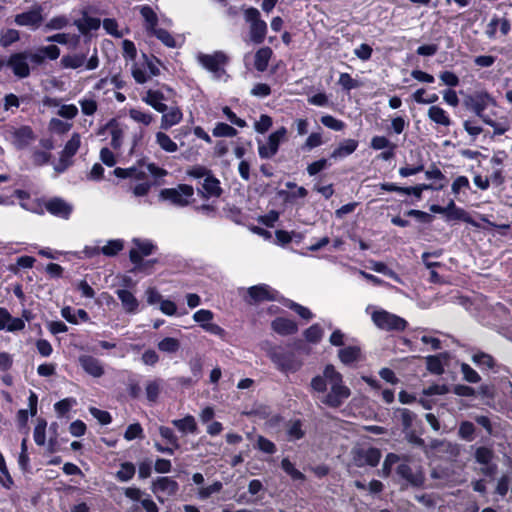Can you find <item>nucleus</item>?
I'll use <instances>...</instances> for the list:
<instances>
[{
    "mask_svg": "<svg viewBox=\"0 0 512 512\" xmlns=\"http://www.w3.org/2000/svg\"><path fill=\"white\" fill-rule=\"evenodd\" d=\"M172 424L183 434H193L197 431V423L192 415H186L182 419H174Z\"/></svg>",
    "mask_w": 512,
    "mask_h": 512,
    "instance_id": "f704fd0d",
    "label": "nucleus"
},
{
    "mask_svg": "<svg viewBox=\"0 0 512 512\" xmlns=\"http://www.w3.org/2000/svg\"><path fill=\"white\" fill-rule=\"evenodd\" d=\"M244 18L249 24L250 40L255 44H261L266 37L267 24L260 18V12L256 8H248L244 12Z\"/></svg>",
    "mask_w": 512,
    "mask_h": 512,
    "instance_id": "20e7f679",
    "label": "nucleus"
},
{
    "mask_svg": "<svg viewBox=\"0 0 512 512\" xmlns=\"http://www.w3.org/2000/svg\"><path fill=\"white\" fill-rule=\"evenodd\" d=\"M340 361L345 365H351L361 360V349L358 346H347L338 351Z\"/></svg>",
    "mask_w": 512,
    "mask_h": 512,
    "instance_id": "7c9ffc66",
    "label": "nucleus"
},
{
    "mask_svg": "<svg viewBox=\"0 0 512 512\" xmlns=\"http://www.w3.org/2000/svg\"><path fill=\"white\" fill-rule=\"evenodd\" d=\"M428 118L437 125L449 127L452 123L448 113L440 106L433 105L428 109Z\"/></svg>",
    "mask_w": 512,
    "mask_h": 512,
    "instance_id": "c756f323",
    "label": "nucleus"
},
{
    "mask_svg": "<svg viewBox=\"0 0 512 512\" xmlns=\"http://www.w3.org/2000/svg\"><path fill=\"white\" fill-rule=\"evenodd\" d=\"M25 328V322L20 318L11 316L6 308L0 307V329L9 332L20 331Z\"/></svg>",
    "mask_w": 512,
    "mask_h": 512,
    "instance_id": "393cba45",
    "label": "nucleus"
},
{
    "mask_svg": "<svg viewBox=\"0 0 512 512\" xmlns=\"http://www.w3.org/2000/svg\"><path fill=\"white\" fill-rule=\"evenodd\" d=\"M321 123L329 129L334 131H341L344 129L345 124L343 121L336 119L331 115H325L321 117Z\"/></svg>",
    "mask_w": 512,
    "mask_h": 512,
    "instance_id": "6e6d98bb",
    "label": "nucleus"
},
{
    "mask_svg": "<svg viewBox=\"0 0 512 512\" xmlns=\"http://www.w3.org/2000/svg\"><path fill=\"white\" fill-rule=\"evenodd\" d=\"M42 9L35 7L29 11L17 14L15 16V23L19 26H28L36 28L42 22Z\"/></svg>",
    "mask_w": 512,
    "mask_h": 512,
    "instance_id": "5701e85b",
    "label": "nucleus"
},
{
    "mask_svg": "<svg viewBox=\"0 0 512 512\" xmlns=\"http://www.w3.org/2000/svg\"><path fill=\"white\" fill-rule=\"evenodd\" d=\"M107 128L110 129V135H111V141L110 145L113 149L119 150L123 143V137L124 132L123 130L114 123V121H111L107 124Z\"/></svg>",
    "mask_w": 512,
    "mask_h": 512,
    "instance_id": "e433bc0d",
    "label": "nucleus"
},
{
    "mask_svg": "<svg viewBox=\"0 0 512 512\" xmlns=\"http://www.w3.org/2000/svg\"><path fill=\"white\" fill-rule=\"evenodd\" d=\"M151 33H153L166 46L172 47V48L176 46V42H175L174 38L166 30L156 28Z\"/></svg>",
    "mask_w": 512,
    "mask_h": 512,
    "instance_id": "69168bd1",
    "label": "nucleus"
},
{
    "mask_svg": "<svg viewBox=\"0 0 512 512\" xmlns=\"http://www.w3.org/2000/svg\"><path fill=\"white\" fill-rule=\"evenodd\" d=\"M159 65L158 59L143 54L142 61L134 63L131 68L133 78L137 83L144 84L160 74Z\"/></svg>",
    "mask_w": 512,
    "mask_h": 512,
    "instance_id": "7ed1b4c3",
    "label": "nucleus"
},
{
    "mask_svg": "<svg viewBox=\"0 0 512 512\" xmlns=\"http://www.w3.org/2000/svg\"><path fill=\"white\" fill-rule=\"evenodd\" d=\"M48 128L53 133L65 134L72 128V124L68 123V122H64L63 120H60L59 118H52L49 121Z\"/></svg>",
    "mask_w": 512,
    "mask_h": 512,
    "instance_id": "de8ad7c7",
    "label": "nucleus"
},
{
    "mask_svg": "<svg viewBox=\"0 0 512 512\" xmlns=\"http://www.w3.org/2000/svg\"><path fill=\"white\" fill-rule=\"evenodd\" d=\"M18 200L19 205L30 212L43 214L45 212V203H43L38 197H32L33 194H14ZM36 196V194H34ZM12 199L14 198L11 195Z\"/></svg>",
    "mask_w": 512,
    "mask_h": 512,
    "instance_id": "412c9836",
    "label": "nucleus"
},
{
    "mask_svg": "<svg viewBox=\"0 0 512 512\" xmlns=\"http://www.w3.org/2000/svg\"><path fill=\"white\" fill-rule=\"evenodd\" d=\"M372 320L378 328L387 331H403L407 326L405 319L385 310L374 311Z\"/></svg>",
    "mask_w": 512,
    "mask_h": 512,
    "instance_id": "39448f33",
    "label": "nucleus"
},
{
    "mask_svg": "<svg viewBox=\"0 0 512 512\" xmlns=\"http://www.w3.org/2000/svg\"><path fill=\"white\" fill-rule=\"evenodd\" d=\"M124 438L127 441H132L136 438H143V429L139 423L129 425L124 433Z\"/></svg>",
    "mask_w": 512,
    "mask_h": 512,
    "instance_id": "680f3d73",
    "label": "nucleus"
},
{
    "mask_svg": "<svg viewBox=\"0 0 512 512\" xmlns=\"http://www.w3.org/2000/svg\"><path fill=\"white\" fill-rule=\"evenodd\" d=\"M467 108L472 110L479 118L483 119L487 115L484 111L490 106L495 105L494 99L486 92H478L470 95L465 100Z\"/></svg>",
    "mask_w": 512,
    "mask_h": 512,
    "instance_id": "9d476101",
    "label": "nucleus"
},
{
    "mask_svg": "<svg viewBox=\"0 0 512 512\" xmlns=\"http://www.w3.org/2000/svg\"><path fill=\"white\" fill-rule=\"evenodd\" d=\"M140 13L142 17L145 19L147 30L150 32L154 31V29H156L158 18L153 9L149 6H142L140 9Z\"/></svg>",
    "mask_w": 512,
    "mask_h": 512,
    "instance_id": "79ce46f5",
    "label": "nucleus"
},
{
    "mask_svg": "<svg viewBox=\"0 0 512 512\" xmlns=\"http://www.w3.org/2000/svg\"><path fill=\"white\" fill-rule=\"evenodd\" d=\"M183 119V113L179 107L167 108V111L162 113L160 128L168 130L171 127L179 124Z\"/></svg>",
    "mask_w": 512,
    "mask_h": 512,
    "instance_id": "cd10ccee",
    "label": "nucleus"
},
{
    "mask_svg": "<svg viewBox=\"0 0 512 512\" xmlns=\"http://www.w3.org/2000/svg\"><path fill=\"white\" fill-rule=\"evenodd\" d=\"M431 211L435 212V213H444V214H446L448 219L462 220V221L467 222L475 227H479V224L476 223L465 210L456 207L453 202H450V204L447 207L432 205Z\"/></svg>",
    "mask_w": 512,
    "mask_h": 512,
    "instance_id": "dca6fc26",
    "label": "nucleus"
},
{
    "mask_svg": "<svg viewBox=\"0 0 512 512\" xmlns=\"http://www.w3.org/2000/svg\"><path fill=\"white\" fill-rule=\"evenodd\" d=\"M9 133L12 137V143L17 149L27 147L35 140V134L30 126L11 127Z\"/></svg>",
    "mask_w": 512,
    "mask_h": 512,
    "instance_id": "a211bd4d",
    "label": "nucleus"
},
{
    "mask_svg": "<svg viewBox=\"0 0 512 512\" xmlns=\"http://www.w3.org/2000/svg\"><path fill=\"white\" fill-rule=\"evenodd\" d=\"M124 247V243L120 239H114L107 242L106 245L101 247V253L105 256L113 257L117 255Z\"/></svg>",
    "mask_w": 512,
    "mask_h": 512,
    "instance_id": "c03bdc74",
    "label": "nucleus"
},
{
    "mask_svg": "<svg viewBox=\"0 0 512 512\" xmlns=\"http://www.w3.org/2000/svg\"><path fill=\"white\" fill-rule=\"evenodd\" d=\"M222 487H223L222 483L219 481H216L207 487L200 488L198 491V496L200 499H203V500L207 499L212 494L218 493L222 489Z\"/></svg>",
    "mask_w": 512,
    "mask_h": 512,
    "instance_id": "e2e57ef3",
    "label": "nucleus"
},
{
    "mask_svg": "<svg viewBox=\"0 0 512 512\" xmlns=\"http://www.w3.org/2000/svg\"><path fill=\"white\" fill-rule=\"evenodd\" d=\"M19 40V32L15 29L1 30L0 44L3 47H8L14 42Z\"/></svg>",
    "mask_w": 512,
    "mask_h": 512,
    "instance_id": "09e8293b",
    "label": "nucleus"
},
{
    "mask_svg": "<svg viewBox=\"0 0 512 512\" xmlns=\"http://www.w3.org/2000/svg\"><path fill=\"white\" fill-rule=\"evenodd\" d=\"M281 467L293 480H304L303 473L297 470L287 458L282 460Z\"/></svg>",
    "mask_w": 512,
    "mask_h": 512,
    "instance_id": "5fc2aeb1",
    "label": "nucleus"
},
{
    "mask_svg": "<svg viewBox=\"0 0 512 512\" xmlns=\"http://www.w3.org/2000/svg\"><path fill=\"white\" fill-rule=\"evenodd\" d=\"M46 426L47 422L44 419H39L34 428L33 438L39 446H43L46 442Z\"/></svg>",
    "mask_w": 512,
    "mask_h": 512,
    "instance_id": "a18cd8bd",
    "label": "nucleus"
},
{
    "mask_svg": "<svg viewBox=\"0 0 512 512\" xmlns=\"http://www.w3.org/2000/svg\"><path fill=\"white\" fill-rule=\"evenodd\" d=\"M158 349L164 353H176L180 349V342L173 337H166L158 342Z\"/></svg>",
    "mask_w": 512,
    "mask_h": 512,
    "instance_id": "37998d69",
    "label": "nucleus"
},
{
    "mask_svg": "<svg viewBox=\"0 0 512 512\" xmlns=\"http://www.w3.org/2000/svg\"><path fill=\"white\" fill-rule=\"evenodd\" d=\"M427 369L434 374H442L444 371L443 362L440 356H428L426 359Z\"/></svg>",
    "mask_w": 512,
    "mask_h": 512,
    "instance_id": "864d4df0",
    "label": "nucleus"
},
{
    "mask_svg": "<svg viewBox=\"0 0 512 512\" xmlns=\"http://www.w3.org/2000/svg\"><path fill=\"white\" fill-rule=\"evenodd\" d=\"M85 63L87 70H94L98 67L99 59L96 50L88 60L85 54H68L64 55L60 60L61 66L66 69H77L82 67Z\"/></svg>",
    "mask_w": 512,
    "mask_h": 512,
    "instance_id": "1a4fd4ad",
    "label": "nucleus"
},
{
    "mask_svg": "<svg viewBox=\"0 0 512 512\" xmlns=\"http://www.w3.org/2000/svg\"><path fill=\"white\" fill-rule=\"evenodd\" d=\"M339 85L344 90L350 91L352 89L358 88L359 83L357 80L353 79L348 73H341L338 80Z\"/></svg>",
    "mask_w": 512,
    "mask_h": 512,
    "instance_id": "0e129e2a",
    "label": "nucleus"
},
{
    "mask_svg": "<svg viewBox=\"0 0 512 512\" xmlns=\"http://www.w3.org/2000/svg\"><path fill=\"white\" fill-rule=\"evenodd\" d=\"M45 210L55 216L68 218L72 212V206L63 199L55 197L45 202Z\"/></svg>",
    "mask_w": 512,
    "mask_h": 512,
    "instance_id": "b1692460",
    "label": "nucleus"
},
{
    "mask_svg": "<svg viewBox=\"0 0 512 512\" xmlns=\"http://www.w3.org/2000/svg\"><path fill=\"white\" fill-rule=\"evenodd\" d=\"M475 460L477 463L482 465L480 471L485 476H492L495 474L497 466L492 462L494 453L492 449L488 447H478L475 450Z\"/></svg>",
    "mask_w": 512,
    "mask_h": 512,
    "instance_id": "2eb2a0df",
    "label": "nucleus"
},
{
    "mask_svg": "<svg viewBox=\"0 0 512 512\" xmlns=\"http://www.w3.org/2000/svg\"><path fill=\"white\" fill-rule=\"evenodd\" d=\"M164 99L163 93L155 90H148L143 97V101L159 113L167 111V105L163 103Z\"/></svg>",
    "mask_w": 512,
    "mask_h": 512,
    "instance_id": "c85d7f7f",
    "label": "nucleus"
},
{
    "mask_svg": "<svg viewBox=\"0 0 512 512\" xmlns=\"http://www.w3.org/2000/svg\"><path fill=\"white\" fill-rule=\"evenodd\" d=\"M58 116L65 119H74L78 115V108L74 104H63L60 106Z\"/></svg>",
    "mask_w": 512,
    "mask_h": 512,
    "instance_id": "bf43d9fd",
    "label": "nucleus"
},
{
    "mask_svg": "<svg viewBox=\"0 0 512 512\" xmlns=\"http://www.w3.org/2000/svg\"><path fill=\"white\" fill-rule=\"evenodd\" d=\"M287 129L280 127L275 132L269 135L266 143H258V153L261 158L269 159L272 158L279 149L280 143L285 139Z\"/></svg>",
    "mask_w": 512,
    "mask_h": 512,
    "instance_id": "6e6552de",
    "label": "nucleus"
},
{
    "mask_svg": "<svg viewBox=\"0 0 512 512\" xmlns=\"http://www.w3.org/2000/svg\"><path fill=\"white\" fill-rule=\"evenodd\" d=\"M132 243L134 247L129 252V258L133 264L140 268L143 257L151 255L156 249V246L152 241L147 239L142 240L134 238Z\"/></svg>",
    "mask_w": 512,
    "mask_h": 512,
    "instance_id": "9b49d317",
    "label": "nucleus"
},
{
    "mask_svg": "<svg viewBox=\"0 0 512 512\" xmlns=\"http://www.w3.org/2000/svg\"><path fill=\"white\" fill-rule=\"evenodd\" d=\"M156 143L162 150L168 153H174L178 150L176 142H174L169 135L164 132H157L155 135Z\"/></svg>",
    "mask_w": 512,
    "mask_h": 512,
    "instance_id": "4c0bfd02",
    "label": "nucleus"
},
{
    "mask_svg": "<svg viewBox=\"0 0 512 512\" xmlns=\"http://www.w3.org/2000/svg\"><path fill=\"white\" fill-rule=\"evenodd\" d=\"M78 362L82 369L90 376L99 378L104 375V367L99 359L91 355H80Z\"/></svg>",
    "mask_w": 512,
    "mask_h": 512,
    "instance_id": "4be33fe9",
    "label": "nucleus"
},
{
    "mask_svg": "<svg viewBox=\"0 0 512 512\" xmlns=\"http://www.w3.org/2000/svg\"><path fill=\"white\" fill-rule=\"evenodd\" d=\"M178 483L169 477H159L153 482L152 491L157 495L160 502L164 501V498L173 496L178 491Z\"/></svg>",
    "mask_w": 512,
    "mask_h": 512,
    "instance_id": "f3484780",
    "label": "nucleus"
},
{
    "mask_svg": "<svg viewBox=\"0 0 512 512\" xmlns=\"http://www.w3.org/2000/svg\"><path fill=\"white\" fill-rule=\"evenodd\" d=\"M129 117L138 124L149 126L154 121V115L139 108H131L128 111Z\"/></svg>",
    "mask_w": 512,
    "mask_h": 512,
    "instance_id": "c9c22d12",
    "label": "nucleus"
},
{
    "mask_svg": "<svg viewBox=\"0 0 512 512\" xmlns=\"http://www.w3.org/2000/svg\"><path fill=\"white\" fill-rule=\"evenodd\" d=\"M116 295L121 301L122 307L126 313L134 314L138 311L139 301L131 291L127 289H117Z\"/></svg>",
    "mask_w": 512,
    "mask_h": 512,
    "instance_id": "a878e982",
    "label": "nucleus"
},
{
    "mask_svg": "<svg viewBox=\"0 0 512 512\" xmlns=\"http://www.w3.org/2000/svg\"><path fill=\"white\" fill-rule=\"evenodd\" d=\"M81 111L84 115L91 116L95 114L98 104L93 97H84L79 100Z\"/></svg>",
    "mask_w": 512,
    "mask_h": 512,
    "instance_id": "8fccbe9b",
    "label": "nucleus"
},
{
    "mask_svg": "<svg viewBox=\"0 0 512 512\" xmlns=\"http://www.w3.org/2000/svg\"><path fill=\"white\" fill-rule=\"evenodd\" d=\"M197 60L205 69L217 73L227 63L228 57L224 52L216 51L213 54L199 53Z\"/></svg>",
    "mask_w": 512,
    "mask_h": 512,
    "instance_id": "ddd939ff",
    "label": "nucleus"
},
{
    "mask_svg": "<svg viewBox=\"0 0 512 512\" xmlns=\"http://www.w3.org/2000/svg\"><path fill=\"white\" fill-rule=\"evenodd\" d=\"M6 65L18 78H26L30 75L29 62L24 51L12 54Z\"/></svg>",
    "mask_w": 512,
    "mask_h": 512,
    "instance_id": "4468645a",
    "label": "nucleus"
},
{
    "mask_svg": "<svg viewBox=\"0 0 512 512\" xmlns=\"http://www.w3.org/2000/svg\"><path fill=\"white\" fill-rule=\"evenodd\" d=\"M381 459V451L378 448H359L354 452V463L358 467L378 465Z\"/></svg>",
    "mask_w": 512,
    "mask_h": 512,
    "instance_id": "f8f14e48",
    "label": "nucleus"
},
{
    "mask_svg": "<svg viewBox=\"0 0 512 512\" xmlns=\"http://www.w3.org/2000/svg\"><path fill=\"white\" fill-rule=\"evenodd\" d=\"M474 432H475V427H474L473 423H471L469 421H464L460 424L458 434L462 439H464L466 441L473 440Z\"/></svg>",
    "mask_w": 512,
    "mask_h": 512,
    "instance_id": "052dcab7",
    "label": "nucleus"
},
{
    "mask_svg": "<svg viewBox=\"0 0 512 512\" xmlns=\"http://www.w3.org/2000/svg\"><path fill=\"white\" fill-rule=\"evenodd\" d=\"M267 355L276 367L284 372H295L300 364L294 359L291 353H287L280 347H271L267 351Z\"/></svg>",
    "mask_w": 512,
    "mask_h": 512,
    "instance_id": "0eeeda50",
    "label": "nucleus"
},
{
    "mask_svg": "<svg viewBox=\"0 0 512 512\" xmlns=\"http://www.w3.org/2000/svg\"><path fill=\"white\" fill-rule=\"evenodd\" d=\"M256 445L257 448L264 453L274 454L276 452L275 444L263 436H258Z\"/></svg>",
    "mask_w": 512,
    "mask_h": 512,
    "instance_id": "774afa93",
    "label": "nucleus"
},
{
    "mask_svg": "<svg viewBox=\"0 0 512 512\" xmlns=\"http://www.w3.org/2000/svg\"><path fill=\"white\" fill-rule=\"evenodd\" d=\"M204 192H221L220 182L213 175L208 174L202 182Z\"/></svg>",
    "mask_w": 512,
    "mask_h": 512,
    "instance_id": "4d7b16f0",
    "label": "nucleus"
},
{
    "mask_svg": "<svg viewBox=\"0 0 512 512\" xmlns=\"http://www.w3.org/2000/svg\"><path fill=\"white\" fill-rule=\"evenodd\" d=\"M272 54L273 52L270 47H262L256 51L254 57V66L257 71L264 72L267 69Z\"/></svg>",
    "mask_w": 512,
    "mask_h": 512,
    "instance_id": "473e14b6",
    "label": "nucleus"
},
{
    "mask_svg": "<svg viewBox=\"0 0 512 512\" xmlns=\"http://www.w3.org/2000/svg\"><path fill=\"white\" fill-rule=\"evenodd\" d=\"M310 386L319 395V401L330 408L341 407L351 396L342 374L331 364L325 366L322 374L312 378Z\"/></svg>",
    "mask_w": 512,
    "mask_h": 512,
    "instance_id": "f257e3e1",
    "label": "nucleus"
},
{
    "mask_svg": "<svg viewBox=\"0 0 512 512\" xmlns=\"http://www.w3.org/2000/svg\"><path fill=\"white\" fill-rule=\"evenodd\" d=\"M482 121L493 128L495 135H503L510 129V123L507 118L496 121L487 115Z\"/></svg>",
    "mask_w": 512,
    "mask_h": 512,
    "instance_id": "58836bf2",
    "label": "nucleus"
},
{
    "mask_svg": "<svg viewBox=\"0 0 512 512\" xmlns=\"http://www.w3.org/2000/svg\"><path fill=\"white\" fill-rule=\"evenodd\" d=\"M272 328L281 335H290L297 331V325L294 321L279 317L272 322Z\"/></svg>",
    "mask_w": 512,
    "mask_h": 512,
    "instance_id": "2f4dec72",
    "label": "nucleus"
},
{
    "mask_svg": "<svg viewBox=\"0 0 512 512\" xmlns=\"http://www.w3.org/2000/svg\"><path fill=\"white\" fill-rule=\"evenodd\" d=\"M113 174L120 179L142 181L146 178L145 163L143 161H139L136 165L129 168H115Z\"/></svg>",
    "mask_w": 512,
    "mask_h": 512,
    "instance_id": "6ab92c4d",
    "label": "nucleus"
},
{
    "mask_svg": "<svg viewBox=\"0 0 512 512\" xmlns=\"http://www.w3.org/2000/svg\"><path fill=\"white\" fill-rule=\"evenodd\" d=\"M81 145V136L79 133H73L71 138L65 144L60 153L59 161L55 164L54 170L57 173L64 172L73 163L72 158L77 153Z\"/></svg>",
    "mask_w": 512,
    "mask_h": 512,
    "instance_id": "423d86ee",
    "label": "nucleus"
},
{
    "mask_svg": "<svg viewBox=\"0 0 512 512\" xmlns=\"http://www.w3.org/2000/svg\"><path fill=\"white\" fill-rule=\"evenodd\" d=\"M76 404V400L73 398H65L61 401H58L54 405L55 411L58 413V415L63 416L66 414L72 406Z\"/></svg>",
    "mask_w": 512,
    "mask_h": 512,
    "instance_id": "338daca9",
    "label": "nucleus"
},
{
    "mask_svg": "<svg viewBox=\"0 0 512 512\" xmlns=\"http://www.w3.org/2000/svg\"><path fill=\"white\" fill-rule=\"evenodd\" d=\"M138 204H149L161 208H183L191 206L202 213L214 211L220 194H135Z\"/></svg>",
    "mask_w": 512,
    "mask_h": 512,
    "instance_id": "f03ea898",
    "label": "nucleus"
},
{
    "mask_svg": "<svg viewBox=\"0 0 512 512\" xmlns=\"http://www.w3.org/2000/svg\"><path fill=\"white\" fill-rule=\"evenodd\" d=\"M397 474L413 486H420L424 482V476L420 471H414L408 464H400Z\"/></svg>",
    "mask_w": 512,
    "mask_h": 512,
    "instance_id": "bb28decb",
    "label": "nucleus"
},
{
    "mask_svg": "<svg viewBox=\"0 0 512 512\" xmlns=\"http://www.w3.org/2000/svg\"><path fill=\"white\" fill-rule=\"evenodd\" d=\"M358 147V142L354 139L344 140L332 153L331 158L339 159L352 154Z\"/></svg>",
    "mask_w": 512,
    "mask_h": 512,
    "instance_id": "72a5a7b5",
    "label": "nucleus"
},
{
    "mask_svg": "<svg viewBox=\"0 0 512 512\" xmlns=\"http://www.w3.org/2000/svg\"><path fill=\"white\" fill-rule=\"evenodd\" d=\"M135 472L136 469L133 463L123 462L115 476L120 482H128L134 477Z\"/></svg>",
    "mask_w": 512,
    "mask_h": 512,
    "instance_id": "ea45409f",
    "label": "nucleus"
},
{
    "mask_svg": "<svg viewBox=\"0 0 512 512\" xmlns=\"http://www.w3.org/2000/svg\"><path fill=\"white\" fill-rule=\"evenodd\" d=\"M236 134L237 130L226 123H218L213 129V135L216 137H234Z\"/></svg>",
    "mask_w": 512,
    "mask_h": 512,
    "instance_id": "603ef678",
    "label": "nucleus"
},
{
    "mask_svg": "<svg viewBox=\"0 0 512 512\" xmlns=\"http://www.w3.org/2000/svg\"><path fill=\"white\" fill-rule=\"evenodd\" d=\"M159 434L163 439H165L174 449H179L180 444L178 437L175 435L174 431L166 426L159 427Z\"/></svg>",
    "mask_w": 512,
    "mask_h": 512,
    "instance_id": "3c124183",
    "label": "nucleus"
},
{
    "mask_svg": "<svg viewBox=\"0 0 512 512\" xmlns=\"http://www.w3.org/2000/svg\"><path fill=\"white\" fill-rule=\"evenodd\" d=\"M371 147L375 150H382L386 148L394 150L396 146L385 136H374L371 139Z\"/></svg>",
    "mask_w": 512,
    "mask_h": 512,
    "instance_id": "13d9d810",
    "label": "nucleus"
},
{
    "mask_svg": "<svg viewBox=\"0 0 512 512\" xmlns=\"http://www.w3.org/2000/svg\"><path fill=\"white\" fill-rule=\"evenodd\" d=\"M472 360L476 365L483 368L492 369L495 365L494 358L491 355L486 354L484 352L475 353L472 356Z\"/></svg>",
    "mask_w": 512,
    "mask_h": 512,
    "instance_id": "49530a36",
    "label": "nucleus"
},
{
    "mask_svg": "<svg viewBox=\"0 0 512 512\" xmlns=\"http://www.w3.org/2000/svg\"><path fill=\"white\" fill-rule=\"evenodd\" d=\"M162 381L160 379L150 380L146 383L145 392L148 401L156 402L160 394Z\"/></svg>",
    "mask_w": 512,
    "mask_h": 512,
    "instance_id": "a19ab883",
    "label": "nucleus"
},
{
    "mask_svg": "<svg viewBox=\"0 0 512 512\" xmlns=\"http://www.w3.org/2000/svg\"><path fill=\"white\" fill-rule=\"evenodd\" d=\"M247 292L250 297V300H248L250 304L277 298V291L266 284L252 286Z\"/></svg>",
    "mask_w": 512,
    "mask_h": 512,
    "instance_id": "aec40b11",
    "label": "nucleus"
}]
</instances>
